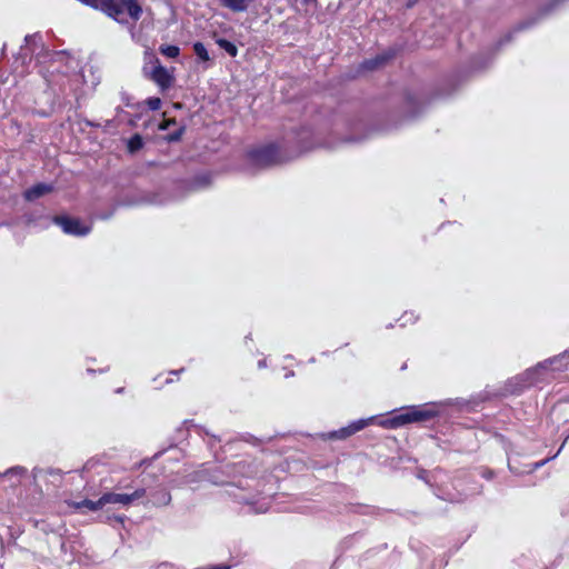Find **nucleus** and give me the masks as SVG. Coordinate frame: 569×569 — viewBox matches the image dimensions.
Returning <instances> with one entry per match:
<instances>
[{
	"instance_id": "obj_1",
	"label": "nucleus",
	"mask_w": 569,
	"mask_h": 569,
	"mask_svg": "<svg viewBox=\"0 0 569 569\" xmlns=\"http://www.w3.org/2000/svg\"><path fill=\"white\" fill-rule=\"evenodd\" d=\"M569 380V355L562 353L548 359L535 368L510 378L507 382L508 391H522L525 389H543L547 382Z\"/></svg>"
},
{
	"instance_id": "obj_2",
	"label": "nucleus",
	"mask_w": 569,
	"mask_h": 569,
	"mask_svg": "<svg viewBox=\"0 0 569 569\" xmlns=\"http://www.w3.org/2000/svg\"><path fill=\"white\" fill-rule=\"evenodd\" d=\"M439 415L440 406L438 403H423L405 407L395 411L390 418L380 419L378 423L387 429H397L409 423L428 422Z\"/></svg>"
},
{
	"instance_id": "obj_3",
	"label": "nucleus",
	"mask_w": 569,
	"mask_h": 569,
	"mask_svg": "<svg viewBox=\"0 0 569 569\" xmlns=\"http://www.w3.org/2000/svg\"><path fill=\"white\" fill-rule=\"evenodd\" d=\"M142 72L144 77L152 80L161 90L168 89L174 81V69H166L159 62L157 56L146 50Z\"/></svg>"
},
{
	"instance_id": "obj_4",
	"label": "nucleus",
	"mask_w": 569,
	"mask_h": 569,
	"mask_svg": "<svg viewBox=\"0 0 569 569\" xmlns=\"http://www.w3.org/2000/svg\"><path fill=\"white\" fill-rule=\"evenodd\" d=\"M249 159L256 166L268 167L279 162V150L274 144L263 146L252 149L249 152Z\"/></svg>"
},
{
	"instance_id": "obj_5",
	"label": "nucleus",
	"mask_w": 569,
	"mask_h": 569,
	"mask_svg": "<svg viewBox=\"0 0 569 569\" xmlns=\"http://www.w3.org/2000/svg\"><path fill=\"white\" fill-rule=\"evenodd\" d=\"M146 492L144 488H138L131 493L106 492L101 496V502H103V507L109 503L130 506L142 499L146 496Z\"/></svg>"
},
{
	"instance_id": "obj_6",
	"label": "nucleus",
	"mask_w": 569,
	"mask_h": 569,
	"mask_svg": "<svg viewBox=\"0 0 569 569\" xmlns=\"http://www.w3.org/2000/svg\"><path fill=\"white\" fill-rule=\"evenodd\" d=\"M376 420L375 417L368 419H359L357 421L351 422L349 426L340 428L339 430L329 432L323 435V439H347L355 435L356 432L365 429L369 425L373 423Z\"/></svg>"
},
{
	"instance_id": "obj_7",
	"label": "nucleus",
	"mask_w": 569,
	"mask_h": 569,
	"mask_svg": "<svg viewBox=\"0 0 569 569\" xmlns=\"http://www.w3.org/2000/svg\"><path fill=\"white\" fill-rule=\"evenodd\" d=\"M56 222L62 228V230L66 233L74 234V236H84L89 233L90 227L87 224H83L78 219H71V218H57Z\"/></svg>"
},
{
	"instance_id": "obj_8",
	"label": "nucleus",
	"mask_w": 569,
	"mask_h": 569,
	"mask_svg": "<svg viewBox=\"0 0 569 569\" xmlns=\"http://www.w3.org/2000/svg\"><path fill=\"white\" fill-rule=\"evenodd\" d=\"M52 191V186L47 183H38L24 191V198L28 201H34L38 198Z\"/></svg>"
},
{
	"instance_id": "obj_9",
	"label": "nucleus",
	"mask_w": 569,
	"mask_h": 569,
	"mask_svg": "<svg viewBox=\"0 0 569 569\" xmlns=\"http://www.w3.org/2000/svg\"><path fill=\"white\" fill-rule=\"evenodd\" d=\"M74 507L77 509L87 508L90 511H97V510L103 508V502H101V497L97 501H93V500H90V499H83L82 501L77 502L74 505Z\"/></svg>"
},
{
	"instance_id": "obj_10",
	"label": "nucleus",
	"mask_w": 569,
	"mask_h": 569,
	"mask_svg": "<svg viewBox=\"0 0 569 569\" xmlns=\"http://www.w3.org/2000/svg\"><path fill=\"white\" fill-rule=\"evenodd\" d=\"M218 46L223 49L229 56L236 57L238 54V49L236 44L230 42L227 39H218L217 40Z\"/></svg>"
},
{
	"instance_id": "obj_11",
	"label": "nucleus",
	"mask_w": 569,
	"mask_h": 569,
	"mask_svg": "<svg viewBox=\"0 0 569 569\" xmlns=\"http://www.w3.org/2000/svg\"><path fill=\"white\" fill-rule=\"evenodd\" d=\"M389 57H387L385 54L378 56L375 59L365 61L362 63V68L367 69V70H372V69L379 67L380 64H382Z\"/></svg>"
},
{
	"instance_id": "obj_12",
	"label": "nucleus",
	"mask_w": 569,
	"mask_h": 569,
	"mask_svg": "<svg viewBox=\"0 0 569 569\" xmlns=\"http://www.w3.org/2000/svg\"><path fill=\"white\" fill-rule=\"evenodd\" d=\"M182 427L188 431V433L194 432L199 437H203V435H208V432L200 426L192 423L191 421H183Z\"/></svg>"
},
{
	"instance_id": "obj_13",
	"label": "nucleus",
	"mask_w": 569,
	"mask_h": 569,
	"mask_svg": "<svg viewBox=\"0 0 569 569\" xmlns=\"http://www.w3.org/2000/svg\"><path fill=\"white\" fill-rule=\"evenodd\" d=\"M143 146L142 138L139 134H134L128 141V150L133 153L140 150Z\"/></svg>"
},
{
	"instance_id": "obj_14",
	"label": "nucleus",
	"mask_w": 569,
	"mask_h": 569,
	"mask_svg": "<svg viewBox=\"0 0 569 569\" xmlns=\"http://www.w3.org/2000/svg\"><path fill=\"white\" fill-rule=\"evenodd\" d=\"M193 50L200 60H202V61L209 60V53H208L206 47L201 42H196L193 44Z\"/></svg>"
},
{
	"instance_id": "obj_15",
	"label": "nucleus",
	"mask_w": 569,
	"mask_h": 569,
	"mask_svg": "<svg viewBox=\"0 0 569 569\" xmlns=\"http://www.w3.org/2000/svg\"><path fill=\"white\" fill-rule=\"evenodd\" d=\"M160 52L168 58L178 57V47L177 46H161Z\"/></svg>"
},
{
	"instance_id": "obj_16",
	"label": "nucleus",
	"mask_w": 569,
	"mask_h": 569,
	"mask_svg": "<svg viewBox=\"0 0 569 569\" xmlns=\"http://www.w3.org/2000/svg\"><path fill=\"white\" fill-rule=\"evenodd\" d=\"M26 472H27V469H26V468L17 466V467H12V468L8 469V470L3 473V476H4V477H7V476H19V477H21V476H23Z\"/></svg>"
},
{
	"instance_id": "obj_17",
	"label": "nucleus",
	"mask_w": 569,
	"mask_h": 569,
	"mask_svg": "<svg viewBox=\"0 0 569 569\" xmlns=\"http://www.w3.org/2000/svg\"><path fill=\"white\" fill-rule=\"evenodd\" d=\"M147 106L151 110H158L161 106V100L159 98H149L146 100Z\"/></svg>"
},
{
	"instance_id": "obj_18",
	"label": "nucleus",
	"mask_w": 569,
	"mask_h": 569,
	"mask_svg": "<svg viewBox=\"0 0 569 569\" xmlns=\"http://www.w3.org/2000/svg\"><path fill=\"white\" fill-rule=\"evenodd\" d=\"M168 141H174L178 139V131H173L168 136Z\"/></svg>"
},
{
	"instance_id": "obj_19",
	"label": "nucleus",
	"mask_w": 569,
	"mask_h": 569,
	"mask_svg": "<svg viewBox=\"0 0 569 569\" xmlns=\"http://www.w3.org/2000/svg\"><path fill=\"white\" fill-rule=\"evenodd\" d=\"M170 122L168 121H162L160 124H159V130H166L168 128Z\"/></svg>"
},
{
	"instance_id": "obj_20",
	"label": "nucleus",
	"mask_w": 569,
	"mask_h": 569,
	"mask_svg": "<svg viewBox=\"0 0 569 569\" xmlns=\"http://www.w3.org/2000/svg\"><path fill=\"white\" fill-rule=\"evenodd\" d=\"M267 366V360L266 359H262L258 362V367L259 368H264Z\"/></svg>"
},
{
	"instance_id": "obj_21",
	"label": "nucleus",
	"mask_w": 569,
	"mask_h": 569,
	"mask_svg": "<svg viewBox=\"0 0 569 569\" xmlns=\"http://www.w3.org/2000/svg\"><path fill=\"white\" fill-rule=\"evenodd\" d=\"M412 316H413L412 313H403L402 319H403L405 321H407V320H406V318H407V317L412 318ZM405 325H406V322H403L401 326H405Z\"/></svg>"
},
{
	"instance_id": "obj_22",
	"label": "nucleus",
	"mask_w": 569,
	"mask_h": 569,
	"mask_svg": "<svg viewBox=\"0 0 569 569\" xmlns=\"http://www.w3.org/2000/svg\"><path fill=\"white\" fill-rule=\"evenodd\" d=\"M545 462H546V460L538 462V463H536V467H540V466L545 465Z\"/></svg>"
}]
</instances>
